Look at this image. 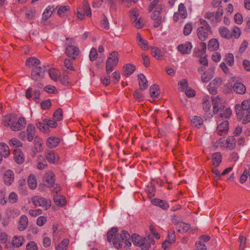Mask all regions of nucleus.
<instances>
[{
	"instance_id": "f257e3e1",
	"label": "nucleus",
	"mask_w": 250,
	"mask_h": 250,
	"mask_svg": "<svg viewBox=\"0 0 250 250\" xmlns=\"http://www.w3.org/2000/svg\"><path fill=\"white\" fill-rule=\"evenodd\" d=\"M117 228H112L107 233L108 242H112L113 245L117 249L122 248L123 244L125 246L129 247L131 243L130 242V235L127 231L123 230L120 234L117 233Z\"/></svg>"
},
{
	"instance_id": "f03ea898",
	"label": "nucleus",
	"mask_w": 250,
	"mask_h": 250,
	"mask_svg": "<svg viewBox=\"0 0 250 250\" xmlns=\"http://www.w3.org/2000/svg\"><path fill=\"white\" fill-rule=\"evenodd\" d=\"M237 117L239 119L244 118L242 123L246 125L250 122V100H245L241 105H235Z\"/></svg>"
},
{
	"instance_id": "7ed1b4c3",
	"label": "nucleus",
	"mask_w": 250,
	"mask_h": 250,
	"mask_svg": "<svg viewBox=\"0 0 250 250\" xmlns=\"http://www.w3.org/2000/svg\"><path fill=\"white\" fill-rule=\"evenodd\" d=\"M131 239L134 245L140 247L143 250H148L151 245L154 243L153 238L149 235L145 238L133 234L131 236Z\"/></svg>"
},
{
	"instance_id": "20e7f679",
	"label": "nucleus",
	"mask_w": 250,
	"mask_h": 250,
	"mask_svg": "<svg viewBox=\"0 0 250 250\" xmlns=\"http://www.w3.org/2000/svg\"><path fill=\"white\" fill-rule=\"evenodd\" d=\"M119 61V54L117 51H113L109 55L106 62L105 69L107 73L112 72L113 68L117 65Z\"/></svg>"
},
{
	"instance_id": "39448f33",
	"label": "nucleus",
	"mask_w": 250,
	"mask_h": 250,
	"mask_svg": "<svg viewBox=\"0 0 250 250\" xmlns=\"http://www.w3.org/2000/svg\"><path fill=\"white\" fill-rule=\"evenodd\" d=\"M215 67L210 66L206 71L205 67L201 66L198 69V72L201 75V81L203 83L208 82L214 76Z\"/></svg>"
},
{
	"instance_id": "423d86ee",
	"label": "nucleus",
	"mask_w": 250,
	"mask_h": 250,
	"mask_svg": "<svg viewBox=\"0 0 250 250\" xmlns=\"http://www.w3.org/2000/svg\"><path fill=\"white\" fill-rule=\"evenodd\" d=\"M33 204L36 206L44 207L47 209L51 206V201L40 196H34L31 198Z\"/></svg>"
},
{
	"instance_id": "0eeeda50",
	"label": "nucleus",
	"mask_w": 250,
	"mask_h": 250,
	"mask_svg": "<svg viewBox=\"0 0 250 250\" xmlns=\"http://www.w3.org/2000/svg\"><path fill=\"white\" fill-rule=\"evenodd\" d=\"M164 7L162 5H158L154 10L153 14L151 16L152 19L154 21L153 26L155 28L158 27L162 22L161 13L162 12Z\"/></svg>"
},
{
	"instance_id": "6e6552de",
	"label": "nucleus",
	"mask_w": 250,
	"mask_h": 250,
	"mask_svg": "<svg viewBox=\"0 0 250 250\" xmlns=\"http://www.w3.org/2000/svg\"><path fill=\"white\" fill-rule=\"evenodd\" d=\"M45 68L41 66L35 67L31 72L32 79L35 81H38L43 78L45 75Z\"/></svg>"
},
{
	"instance_id": "1a4fd4ad",
	"label": "nucleus",
	"mask_w": 250,
	"mask_h": 250,
	"mask_svg": "<svg viewBox=\"0 0 250 250\" xmlns=\"http://www.w3.org/2000/svg\"><path fill=\"white\" fill-rule=\"evenodd\" d=\"M130 18L133 25L137 28H142L144 26L143 23L141 21V18H138L139 14L135 9L130 11Z\"/></svg>"
},
{
	"instance_id": "9d476101",
	"label": "nucleus",
	"mask_w": 250,
	"mask_h": 250,
	"mask_svg": "<svg viewBox=\"0 0 250 250\" xmlns=\"http://www.w3.org/2000/svg\"><path fill=\"white\" fill-rule=\"evenodd\" d=\"M222 80L220 78L216 77L208 85V90L211 94L216 93V89L222 84Z\"/></svg>"
},
{
	"instance_id": "9b49d317",
	"label": "nucleus",
	"mask_w": 250,
	"mask_h": 250,
	"mask_svg": "<svg viewBox=\"0 0 250 250\" xmlns=\"http://www.w3.org/2000/svg\"><path fill=\"white\" fill-rule=\"evenodd\" d=\"M210 31V27L200 26L197 29V35L198 38L202 41H206L208 39Z\"/></svg>"
},
{
	"instance_id": "f8f14e48",
	"label": "nucleus",
	"mask_w": 250,
	"mask_h": 250,
	"mask_svg": "<svg viewBox=\"0 0 250 250\" xmlns=\"http://www.w3.org/2000/svg\"><path fill=\"white\" fill-rule=\"evenodd\" d=\"M213 112L214 114H216L221 109L223 106V100L219 96L212 98Z\"/></svg>"
},
{
	"instance_id": "ddd939ff",
	"label": "nucleus",
	"mask_w": 250,
	"mask_h": 250,
	"mask_svg": "<svg viewBox=\"0 0 250 250\" xmlns=\"http://www.w3.org/2000/svg\"><path fill=\"white\" fill-rule=\"evenodd\" d=\"M26 121L24 118L20 117L16 123H14L11 126V129L13 131H19L24 128L26 125Z\"/></svg>"
},
{
	"instance_id": "4468645a",
	"label": "nucleus",
	"mask_w": 250,
	"mask_h": 250,
	"mask_svg": "<svg viewBox=\"0 0 250 250\" xmlns=\"http://www.w3.org/2000/svg\"><path fill=\"white\" fill-rule=\"evenodd\" d=\"M79 48L73 45H68L65 49V53L69 57H72L73 60L75 59V56L79 54Z\"/></svg>"
},
{
	"instance_id": "2eb2a0df",
	"label": "nucleus",
	"mask_w": 250,
	"mask_h": 250,
	"mask_svg": "<svg viewBox=\"0 0 250 250\" xmlns=\"http://www.w3.org/2000/svg\"><path fill=\"white\" fill-rule=\"evenodd\" d=\"M3 179L4 183L7 186H10L14 180V174L12 170L8 169L4 173Z\"/></svg>"
},
{
	"instance_id": "dca6fc26",
	"label": "nucleus",
	"mask_w": 250,
	"mask_h": 250,
	"mask_svg": "<svg viewBox=\"0 0 250 250\" xmlns=\"http://www.w3.org/2000/svg\"><path fill=\"white\" fill-rule=\"evenodd\" d=\"M10 155L9 146L5 143H0V164L3 158H6Z\"/></svg>"
},
{
	"instance_id": "f3484780",
	"label": "nucleus",
	"mask_w": 250,
	"mask_h": 250,
	"mask_svg": "<svg viewBox=\"0 0 250 250\" xmlns=\"http://www.w3.org/2000/svg\"><path fill=\"white\" fill-rule=\"evenodd\" d=\"M44 181L46 182L45 185L50 188L53 187L55 184V174L52 171L47 172L44 176Z\"/></svg>"
},
{
	"instance_id": "a211bd4d",
	"label": "nucleus",
	"mask_w": 250,
	"mask_h": 250,
	"mask_svg": "<svg viewBox=\"0 0 250 250\" xmlns=\"http://www.w3.org/2000/svg\"><path fill=\"white\" fill-rule=\"evenodd\" d=\"M229 131V122L227 120L221 122L216 129L217 134L222 136L228 133Z\"/></svg>"
},
{
	"instance_id": "6ab92c4d",
	"label": "nucleus",
	"mask_w": 250,
	"mask_h": 250,
	"mask_svg": "<svg viewBox=\"0 0 250 250\" xmlns=\"http://www.w3.org/2000/svg\"><path fill=\"white\" fill-rule=\"evenodd\" d=\"M60 143L59 138L55 136H51L47 139L46 142V146L49 148L56 147Z\"/></svg>"
},
{
	"instance_id": "aec40b11",
	"label": "nucleus",
	"mask_w": 250,
	"mask_h": 250,
	"mask_svg": "<svg viewBox=\"0 0 250 250\" xmlns=\"http://www.w3.org/2000/svg\"><path fill=\"white\" fill-rule=\"evenodd\" d=\"M14 159L18 164H21L24 161V156L22 152L18 148L14 150Z\"/></svg>"
},
{
	"instance_id": "412c9836",
	"label": "nucleus",
	"mask_w": 250,
	"mask_h": 250,
	"mask_svg": "<svg viewBox=\"0 0 250 250\" xmlns=\"http://www.w3.org/2000/svg\"><path fill=\"white\" fill-rule=\"evenodd\" d=\"M178 50L183 54H189L192 49V45L190 42H186L178 46Z\"/></svg>"
},
{
	"instance_id": "4be33fe9",
	"label": "nucleus",
	"mask_w": 250,
	"mask_h": 250,
	"mask_svg": "<svg viewBox=\"0 0 250 250\" xmlns=\"http://www.w3.org/2000/svg\"><path fill=\"white\" fill-rule=\"evenodd\" d=\"M219 117L218 121H220V118L228 119L229 118L232 114V110L230 108H226L223 106L221 109H219Z\"/></svg>"
},
{
	"instance_id": "5701e85b",
	"label": "nucleus",
	"mask_w": 250,
	"mask_h": 250,
	"mask_svg": "<svg viewBox=\"0 0 250 250\" xmlns=\"http://www.w3.org/2000/svg\"><path fill=\"white\" fill-rule=\"evenodd\" d=\"M35 133V127L32 124H28L26 128V138L29 142L33 141Z\"/></svg>"
},
{
	"instance_id": "b1692460",
	"label": "nucleus",
	"mask_w": 250,
	"mask_h": 250,
	"mask_svg": "<svg viewBox=\"0 0 250 250\" xmlns=\"http://www.w3.org/2000/svg\"><path fill=\"white\" fill-rule=\"evenodd\" d=\"M137 42L139 46L143 50H146L148 49V42L142 38L140 33L137 34Z\"/></svg>"
},
{
	"instance_id": "393cba45",
	"label": "nucleus",
	"mask_w": 250,
	"mask_h": 250,
	"mask_svg": "<svg viewBox=\"0 0 250 250\" xmlns=\"http://www.w3.org/2000/svg\"><path fill=\"white\" fill-rule=\"evenodd\" d=\"M16 121V117L14 114H9L5 116L3 119V124L5 126L12 125Z\"/></svg>"
},
{
	"instance_id": "a878e982",
	"label": "nucleus",
	"mask_w": 250,
	"mask_h": 250,
	"mask_svg": "<svg viewBox=\"0 0 250 250\" xmlns=\"http://www.w3.org/2000/svg\"><path fill=\"white\" fill-rule=\"evenodd\" d=\"M150 50L152 56L156 59L162 60L164 59L162 52L158 48L151 46L150 47Z\"/></svg>"
},
{
	"instance_id": "bb28decb",
	"label": "nucleus",
	"mask_w": 250,
	"mask_h": 250,
	"mask_svg": "<svg viewBox=\"0 0 250 250\" xmlns=\"http://www.w3.org/2000/svg\"><path fill=\"white\" fill-rule=\"evenodd\" d=\"M191 125L195 127L199 128L203 124L202 118L198 116H194L190 121Z\"/></svg>"
},
{
	"instance_id": "cd10ccee",
	"label": "nucleus",
	"mask_w": 250,
	"mask_h": 250,
	"mask_svg": "<svg viewBox=\"0 0 250 250\" xmlns=\"http://www.w3.org/2000/svg\"><path fill=\"white\" fill-rule=\"evenodd\" d=\"M28 224V218L25 215L21 216L19 221V229L21 231L24 230L27 227Z\"/></svg>"
},
{
	"instance_id": "c85d7f7f",
	"label": "nucleus",
	"mask_w": 250,
	"mask_h": 250,
	"mask_svg": "<svg viewBox=\"0 0 250 250\" xmlns=\"http://www.w3.org/2000/svg\"><path fill=\"white\" fill-rule=\"evenodd\" d=\"M233 89L234 92L240 94H244L246 90L245 86L240 83H235L233 86Z\"/></svg>"
},
{
	"instance_id": "c756f323",
	"label": "nucleus",
	"mask_w": 250,
	"mask_h": 250,
	"mask_svg": "<svg viewBox=\"0 0 250 250\" xmlns=\"http://www.w3.org/2000/svg\"><path fill=\"white\" fill-rule=\"evenodd\" d=\"M219 32L222 37L227 39L231 38V33L227 27L224 26L220 27L219 29Z\"/></svg>"
},
{
	"instance_id": "7c9ffc66",
	"label": "nucleus",
	"mask_w": 250,
	"mask_h": 250,
	"mask_svg": "<svg viewBox=\"0 0 250 250\" xmlns=\"http://www.w3.org/2000/svg\"><path fill=\"white\" fill-rule=\"evenodd\" d=\"M176 228L178 231L181 233L186 232L190 229V227L189 224L182 222L178 223L177 224Z\"/></svg>"
},
{
	"instance_id": "2f4dec72",
	"label": "nucleus",
	"mask_w": 250,
	"mask_h": 250,
	"mask_svg": "<svg viewBox=\"0 0 250 250\" xmlns=\"http://www.w3.org/2000/svg\"><path fill=\"white\" fill-rule=\"evenodd\" d=\"M219 47V42L216 39H212L208 42V49L210 51L217 50Z\"/></svg>"
},
{
	"instance_id": "473e14b6",
	"label": "nucleus",
	"mask_w": 250,
	"mask_h": 250,
	"mask_svg": "<svg viewBox=\"0 0 250 250\" xmlns=\"http://www.w3.org/2000/svg\"><path fill=\"white\" fill-rule=\"evenodd\" d=\"M151 202L153 205L160 207V208L165 209L168 208L169 207L168 204L166 201L159 199H154L152 200Z\"/></svg>"
},
{
	"instance_id": "72a5a7b5",
	"label": "nucleus",
	"mask_w": 250,
	"mask_h": 250,
	"mask_svg": "<svg viewBox=\"0 0 250 250\" xmlns=\"http://www.w3.org/2000/svg\"><path fill=\"white\" fill-rule=\"evenodd\" d=\"M139 79V83L140 88L142 90H145L147 87V81L145 76L142 74H140L138 75Z\"/></svg>"
},
{
	"instance_id": "f704fd0d",
	"label": "nucleus",
	"mask_w": 250,
	"mask_h": 250,
	"mask_svg": "<svg viewBox=\"0 0 250 250\" xmlns=\"http://www.w3.org/2000/svg\"><path fill=\"white\" fill-rule=\"evenodd\" d=\"M45 157L50 163H54L58 159V157L53 151H48L46 152Z\"/></svg>"
},
{
	"instance_id": "c9c22d12",
	"label": "nucleus",
	"mask_w": 250,
	"mask_h": 250,
	"mask_svg": "<svg viewBox=\"0 0 250 250\" xmlns=\"http://www.w3.org/2000/svg\"><path fill=\"white\" fill-rule=\"evenodd\" d=\"M40 63V61L34 57L28 58L26 61V65L29 67L39 65Z\"/></svg>"
},
{
	"instance_id": "e433bc0d",
	"label": "nucleus",
	"mask_w": 250,
	"mask_h": 250,
	"mask_svg": "<svg viewBox=\"0 0 250 250\" xmlns=\"http://www.w3.org/2000/svg\"><path fill=\"white\" fill-rule=\"evenodd\" d=\"M212 159L213 166L218 167L222 161V155L220 152L214 153L212 155Z\"/></svg>"
},
{
	"instance_id": "4c0bfd02",
	"label": "nucleus",
	"mask_w": 250,
	"mask_h": 250,
	"mask_svg": "<svg viewBox=\"0 0 250 250\" xmlns=\"http://www.w3.org/2000/svg\"><path fill=\"white\" fill-rule=\"evenodd\" d=\"M227 148L232 150L234 148L236 145V140L233 136H230L226 140Z\"/></svg>"
},
{
	"instance_id": "58836bf2",
	"label": "nucleus",
	"mask_w": 250,
	"mask_h": 250,
	"mask_svg": "<svg viewBox=\"0 0 250 250\" xmlns=\"http://www.w3.org/2000/svg\"><path fill=\"white\" fill-rule=\"evenodd\" d=\"M80 7H82L83 12L85 13L87 16L89 17L91 16L90 6L86 0H84L83 2V5L80 6Z\"/></svg>"
},
{
	"instance_id": "ea45409f",
	"label": "nucleus",
	"mask_w": 250,
	"mask_h": 250,
	"mask_svg": "<svg viewBox=\"0 0 250 250\" xmlns=\"http://www.w3.org/2000/svg\"><path fill=\"white\" fill-rule=\"evenodd\" d=\"M54 201L56 204L61 206H63L66 203L65 199L64 196L56 194L54 196Z\"/></svg>"
},
{
	"instance_id": "a19ab883",
	"label": "nucleus",
	"mask_w": 250,
	"mask_h": 250,
	"mask_svg": "<svg viewBox=\"0 0 250 250\" xmlns=\"http://www.w3.org/2000/svg\"><path fill=\"white\" fill-rule=\"evenodd\" d=\"M27 182L28 186L31 189H33L37 188V180L34 175H30V176L28 177Z\"/></svg>"
},
{
	"instance_id": "79ce46f5",
	"label": "nucleus",
	"mask_w": 250,
	"mask_h": 250,
	"mask_svg": "<svg viewBox=\"0 0 250 250\" xmlns=\"http://www.w3.org/2000/svg\"><path fill=\"white\" fill-rule=\"evenodd\" d=\"M56 8L58 9L57 13L60 17L64 16L65 13L70 10V7L67 5H58Z\"/></svg>"
},
{
	"instance_id": "37998d69",
	"label": "nucleus",
	"mask_w": 250,
	"mask_h": 250,
	"mask_svg": "<svg viewBox=\"0 0 250 250\" xmlns=\"http://www.w3.org/2000/svg\"><path fill=\"white\" fill-rule=\"evenodd\" d=\"M125 74L126 76H129L132 74L135 70V66L131 63L126 64L124 67Z\"/></svg>"
},
{
	"instance_id": "c03bdc74",
	"label": "nucleus",
	"mask_w": 250,
	"mask_h": 250,
	"mask_svg": "<svg viewBox=\"0 0 250 250\" xmlns=\"http://www.w3.org/2000/svg\"><path fill=\"white\" fill-rule=\"evenodd\" d=\"M24 239L21 236H15L13 238V245L16 247H21L23 243Z\"/></svg>"
},
{
	"instance_id": "a18cd8bd",
	"label": "nucleus",
	"mask_w": 250,
	"mask_h": 250,
	"mask_svg": "<svg viewBox=\"0 0 250 250\" xmlns=\"http://www.w3.org/2000/svg\"><path fill=\"white\" fill-rule=\"evenodd\" d=\"M49 75L51 79L54 81H57L60 76L59 71L54 68L49 69Z\"/></svg>"
},
{
	"instance_id": "49530a36",
	"label": "nucleus",
	"mask_w": 250,
	"mask_h": 250,
	"mask_svg": "<svg viewBox=\"0 0 250 250\" xmlns=\"http://www.w3.org/2000/svg\"><path fill=\"white\" fill-rule=\"evenodd\" d=\"M178 14L183 19H185L188 16L186 7L182 3H181L178 6Z\"/></svg>"
},
{
	"instance_id": "de8ad7c7",
	"label": "nucleus",
	"mask_w": 250,
	"mask_h": 250,
	"mask_svg": "<svg viewBox=\"0 0 250 250\" xmlns=\"http://www.w3.org/2000/svg\"><path fill=\"white\" fill-rule=\"evenodd\" d=\"M37 127L40 129L42 132L47 133L49 132V128L47 126L45 122H39L36 123Z\"/></svg>"
},
{
	"instance_id": "09e8293b",
	"label": "nucleus",
	"mask_w": 250,
	"mask_h": 250,
	"mask_svg": "<svg viewBox=\"0 0 250 250\" xmlns=\"http://www.w3.org/2000/svg\"><path fill=\"white\" fill-rule=\"evenodd\" d=\"M149 91L151 97H157L159 94L158 86L155 84L152 85L150 88Z\"/></svg>"
},
{
	"instance_id": "8fccbe9b",
	"label": "nucleus",
	"mask_w": 250,
	"mask_h": 250,
	"mask_svg": "<svg viewBox=\"0 0 250 250\" xmlns=\"http://www.w3.org/2000/svg\"><path fill=\"white\" fill-rule=\"evenodd\" d=\"M178 89L180 91L186 90L188 89V83L186 79H183L178 82Z\"/></svg>"
},
{
	"instance_id": "3c124183",
	"label": "nucleus",
	"mask_w": 250,
	"mask_h": 250,
	"mask_svg": "<svg viewBox=\"0 0 250 250\" xmlns=\"http://www.w3.org/2000/svg\"><path fill=\"white\" fill-rule=\"evenodd\" d=\"M213 146L215 147L227 148L226 140L220 139L214 143Z\"/></svg>"
},
{
	"instance_id": "603ef678",
	"label": "nucleus",
	"mask_w": 250,
	"mask_h": 250,
	"mask_svg": "<svg viewBox=\"0 0 250 250\" xmlns=\"http://www.w3.org/2000/svg\"><path fill=\"white\" fill-rule=\"evenodd\" d=\"M62 118V111L61 108L57 109L53 114V119L56 121H59Z\"/></svg>"
},
{
	"instance_id": "864d4df0",
	"label": "nucleus",
	"mask_w": 250,
	"mask_h": 250,
	"mask_svg": "<svg viewBox=\"0 0 250 250\" xmlns=\"http://www.w3.org/2000/svg\"><path fill=\"white\" fill-rule=\"evenodd\" d=\"M10 146H13L16 147H21L22 145V143L17 138L11 139L9 142Z\"/></svg>"
},
{
	"instance_id": "5fc2aeb1",
	"label": "nucleus",
	"mask_w": 250,
	"mask_h": 250,
	"mask_svg": "<svg viewBox=\"0 0 250 250\" xmlns=\"http://www.w3.org/2000/svg\"><path fill=\"white\" fill-rule=\"evenodd\" d=\"M241 34L240 29L237 26H234L232 29L231 38L234 37L235 39H238L240 36Z\"/></svg>"
},
{
	"instance_id": "6e6d98bb",
	"label": "nucleus",
	"mask_w": 250,
	"mask_h": 250,
	"mask_svg": "<svg viewBox=\"0 0 250 250\" xmlns=\"http://www.w3.org/2000/svg\"><path fill=\"white\" fill-rule=\"evenodd\" d=\"M69 244V240L67 239H64L63 240L59 245H58L56 248V250H63L65 249Z\"/></svg>"
},
{
	"instance_id": "4d7b16f0",
	"label": "nucleus",
	"mask_w": 250,
	"mask_h": 250,
	"mask_svg": "<svg viewBox=\"0 0 250 250\" xmlns=\"http://www.w3.org/2000/svg\"><path fill=\"white\" fill-rule=\"evenodd\" d=\"M193 27L191 23H187L184 27V34L185 36H188L189 35L192 30Z\"/></svg>"
},
{
	"instance_id": "13d9d810",
	"label": "nucleus",
	"mask_w": 250,
	"mask_h": 250,
	"mask_svg": "<svg viewBox=\"0 0 250 250\" xmlns=\"http://www.w3.org/2000/svg\"><path fill=\"white\" fill-rule=\"evenodd\" d=\"M44 90L48 93L56 94L57 92L56 88L53 85H48L44 87Z\"/></svg>"
},
{
	"instance_id": "bf43d9fd",
	"label": "nucleus",
	"mask_w": 250,
	"mask_h": 250,
	"mask_svg": "<svg viewBox=\"0 0 250 250\" xmlns=\"http://www.w3.org/2000/svg\"><path fill=\"white\" fill-rule=\"evenodd\" d=\"M226 61L228 64L231 66L234 63L233 55L231 53H228L226 56Z\"/></svg>"
},
{
	"instance_id": "052dcab7",
	"label": "nucleus",
	"mask_w": 250,
	"mask_h": 250,
	"mask_svg": "<svg viewBox=\"0 0 250 250\" xmlns=\"http://www.w3.org/2000/svg\"><path fill=\"white\" fill-rule=\"evenodd\" d=\"M223 14V10L221 7L218 8L217 11L215 16V19L216 21H220L222 19V17Z\"/></svg>"
},
{
	"instance_id": "680f3d73",
	"label": "nucleus",
	"mask_w": 250,
	"mask_h": 250,
	"mask_svg": "<svg viewBox=\"0 0 250 250\" xmlns=\"http://www.w3.org/2000/svg\"><path fill=\"white\" fill-rule=\"evenodd\" d=\"M98 56V53L97 50L94 48H92L90 52L89 53V59L91 61H95Z\"/></svg>"
},
{
	"instance_id": "e2e57ef3",
	"label": "nucleus",
	"mask_w": 250,
	"mask_h": 250,
	"mask_svg": "<svg viewBox=\"0 0 250 250\" xmlns=\"http://www.w3.org/2000/svg\"><path fill=\"white\" fill-rule=\"evenodd\" d=\"M239 242L240 243L239 250H244L245 247L246 238L244 236L240 235L239 238Z\"/></svg>"
},
{
	"instance_id": "0e129e2a",
	"label": "nucleus",
	"mask_w": 250,
	"mask_h": 250,
	"mask_svg": "<svg viewBox=\"0 0 250 250\" xmlns=\"http://www.w3.org/2000/svg\"><path fill=\"white\" fill-rule=\"evenodd\" d=\"M47 221L46 218L43 216L39 217L37 219V225L39 226L42 227L43 226Z\"/></svg>"
},
{
	"instance_id": "69168bd1",
	"label": "nucleus",
	"mask_w": 250,
	"mask_h": 250,
	"mask_svg": "<svg viewBox=\"0 0 250 250\" xmlns=\"http://www.w3.org/2000/svg\"><path fill=\"white\" fill-rule=\"evenodd\" d=\"M44 122L46 123L47 126L49 128H55L57 126V123L54 121L51 120L44 119L43 120Z\"/></svg>"
},
{
	"instance_id": "338daca9",
	"label": "nucleus",
	"mask_w": 250,
	"mask_h": 250,
	"mask_svg": "<svg viewBox=\"0 0 250 250\" xmlns=\"http://www.w3.org/2000/svg\"><path fill=\"white\" fill-rule=\"evenodd\" d=\"M26 250H38V248L35 242L30 241L26 245Z\"/></svg>"
},
{
	"instance_id": "774afa93",
	"label": "nucleus",
	"mask_w": 250,
	"mask_h": 250,
	"mask_svg": "<svg viewBox=\"0 0 250 250\" xmlns=\"http://www.w3.org/2000/svg\"><path fill=\"white\" fill-rule=\"evenodd\" d=\"M194 250H207V247L201 241H197L195 243V249Z\"/></svg>"
}]
</instances>
